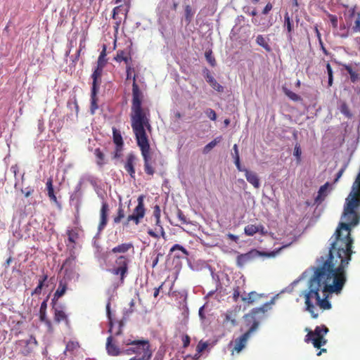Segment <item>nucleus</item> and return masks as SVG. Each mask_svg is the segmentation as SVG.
Masks as SVG:
<instances>
[{
	"instance_id": "nucleus-1",
	"label": "nucleus",
	"mask_w": 360,
	"mask_h": 360,
	"mask_svg": "<svg viewBox=\"0 0 360 360\" xmlns=\"http://www.w3.org/2000/svg\"><path fill=\"white\" fill-rule=\"evenodd\" d=\"M136 75L133 76L131 125L143 159L144 172L147 175L153 176L155 173L156 162L152 158L146 133L147 131L150 132L152 129L150 110L142 105L144 95L136 82Z\"/></svg>"
},
{
	"instance_id": "nucleus-2",
	"label": "nucleus",
	"mask_w": 360,
	"mask_h": 360,
	"mask_svg": "<svg viewBox=\"0 0 360 360\" xmlns=\"http://www.w3.org/2000/svg\"><path fill=\"white\" fill-rule=\"evenodd\" d=\"M271 303H265L260 307L252 309L250 313L245 314L244 319L248 326H250L247 332L235 340L233 350L240 352L246 345L251 333L255 332L259 324V321L264 317V314L270 309Z\"/></svg>"
},
{
	"instance_id": "nucleus-3",
	"label": "nucleus",
	"mask_w": 360,
	"mask_h": 360,
	"mask_svg": "<svg viewBox=\"0 0 360 360\" xmlns=\"http://www.w3.org/2000/svg\"><path fill=\"white\" fill-rule=\"evenodd\" d=\"M122 345L125 346L124 347V354L126 355H131L136 354L138 356H142L146 352L150 351V343L147 340H131L126 339L122 342Z\"/></svg>"
},
{
	"instance_id": "nucleus-4",
	"label": "nucleus",
	"mask_w": 360,
	"mask_h": 360,
	"mask_svg": "<svg viewBox=\"0 0 360 360\" xmlns=\"http://www.w3.org/2000/svg\"><path fill=\"white\" fill-rule=\"evenodd\" d=\"M145 196L141 195L137 199L138 204L133 210L131 214H129L123 222L124 227H128L132 222L134 225H139L146 215V207L144 205Z\"/></svg>"
},
{
	"instance_id": "nucleus-5",
	"label": "nucleus",
	"mask_w": 360,
	"mask_h": 360,
	"mask_svg": "<svg viewBox=\"0 0 360 360\" xmlns=\"http://www.w3.org/2000/svg\"><path fill=\"white\" fill-rule=\"evenodd\" d=\"M328 328L325 326H316L314 331L309 330L305 336L306 342H312L315 348L319 349L326 344L327 340L324 336L328 333Z\"/></svg>"
},
{
	"instance_id": "nucleus-6",
	"label": "nucleus",
	"mask_w": 360,
	"mask_h": 360,
	"mask_svg": "<svg viewBox=\"0 0 360 360\" xmlns=\"http://www.w3.org/2000/svg\"><path fill=\"white\" fill-rule=\"evenodd\" d=\"M129 263L130 259L128 256L120 255L115 259V265L109 271L115 276H118L120 283H124L128 274Z\"/></svg>"
},
{
	"instance_id": "nucleus-7",
	"label": "nucleus",
	"mask_w": 360,
	"mask_h": 360,
	"mask_svg": "<svg viewBox=\"0 0 360 360\" xmlns=\"http://www.w3.org/2000/svg\"><path fill=\"white\" fill-rule=\"evenodd\" d=\"M274 255V252L270 253L262 252L255 249H252L247 253L239 254L236 257V265L241 268L246 264L258 257L259 256L271 257Z\"/></svg>"
},
{
	"instance_id": "nucleus-8",
	"label": "nucleus",
	"mask_w": 360,
	"mask_h": 360,
	"mask_svg": "<svg viewBox=\"0 0 360 360\" xmlns=\"http://www.w3.org/2000/svg\"><path fill=\"white\" fill-rule=\"evenodd\" d=\"M106 313L108 318L109 319V330L108 333H110V335L115 338L117 336L120 335L122 332V327L124 323L122 321L114 322L111 317V311H110V302H108L106 304Z\"/></svg>"
},
{
	"instance_id": "nucleus-9",
	"label": "nucleus",
	"mask_w": 360,
	"mask_h": 360,
	"mask_svg": "<svg viewBox=\"0 0 360 360\" xmlns=\"http://www.w3.org/2000/svg\"><path fill=\"white\" fill-rule=\"evenodd\" d=\"M20 347V353L27 356L32 353L37 345L36 338L31 335L27 340H20L16 343Z\"/></svg>"
},
{
	"instance_id": "nucleus-10",
	"label": "nucleus",
	"mask_w": 360,
	"mask_h": 360,
	"mask_svg": "<svg viewBox=\"0 0 360 360\" xmlns=\"http://www.w3.org/2000/svg\"><path fill=\"white\" fill-rule=\"evenodd\" d=\"M112 139L115 144L113 158L117 159L122 155L124 142L120 131L115 128L112 129Z\"/></svg>"
},
{
	"instance_id": "nucleus-11",
	"label": "nucleus",
	"mask_w": 360,
	"mask_h": 360,
	"mask_svg": "<svg viewBox=\"0 0 360 360\" xmlns=\"http://www.w3.org/2000/svg\"><path fill=\"white\" fill-rule=\"evenodd\" d=\"M106 350L109 355L110 356H119L120 354H124V352L122 351L124 350V347L120 348L117 344L116 340L114 337L112 335H110L107 338L106 341Z\"/></svg>"
},
{
	"instance_id": "nucleus-12",
	"label": "nucleus",
	"mask_w": 360,
	"mask_h": 360,
	"mask_svg": "<svg viewBox=\"0 0 360 360\" xmlns=\"http://www.w3.org/2000/svg\"><path fill=\"white\" fill-rule=\"evenodd\" d=\"M136 157L133 153H129L127 156L126 162L124 168L126 172L129 174L131 179H135V168Z\"/></svg>"
},
{
	"instance_id": "nucleus-13",
	"label": "nucleus",
	"mask_w": 360,
	"mask_h": 360,
	"mask_svg": "<svg viewBox=\"0 0 360 360\" xmlns=\"http://www.w3.org/2000/svg\"><path fill=\"white\" fill-rule=\"evenodd\" d=\"M341 65L349 75V78L352 83L356 82L360 79V75L359 73L360 70L356 68L358 64H341Z\"/></svg>"
},
{
	"instance_id": "nucleus-14",
	"label": "nucleus",
	"mask_w": 360,
	"mask_h": 360,
	"mask_svg": "<svg viewBox=\"0 0 360 360\" xmlns=\"http://www.w3.org/2000/svg\"><path fill=\"white\" fill-rule=\"evenodd\" d=\"M109 212V205L106 202H103L100 210V222L98 224V230H103L108 223V216Z\"/></svg>"
},
{
	"instance_id": "nucleus-15",
	"label": "nucleus",
	"mask_w": 360,
	"mask_h": 360,
	"mask_svg": "<svg viewBox=\"0 0 360 360\" xmlns=\"http://www.w3.org/2000/svg\"><path fill=\"white\" fill-rule=\"evenodd\" d=\"M244 232L245 235L252 236L257 233H259L261 235H266L267 231L265 230L264 226L262 224H248L245 227Z\"/></svg>"
},
{
	"instance_id": "nucleus-16",
	"label": "nucleus",
	"mask_w": 360,
	"mask_h": 360,
	"mask_svg": "<svg viewBox=\"0 0 360 360\" xmlns=\"http://www.w3.org/2000/svg\"><path fill=\"white\" fill-rule=\"evenodd\" d=\"M330 184L326 182L325 184L321 186L318 191V195L314 199V204L320 205L328 195V190L330 188Z\"/></svg>"
},
{
	"instance_id": "nucleus-17",
	"label": "nucleus",
	"mask_w": 360,
	"mask_h": 360,
	"mask_svg": "<svg viewBox=\"0 0 360 360\" xmlns=\"http://www.w3.org/2000/svg\"><path fill=\"white\" fill-rule=\"evenodd\" d=\"M245 176L247 181L252 184L255 188H259L260 186L259 179L257 174L248 169H244Z\"/></svg>"
},
{
	"instance_id": "nucleus-18",
	"label": "nucleus",
	"mask_w": 360,
	"mask_h": 360,
	"mask_svg": "<svg viewBox=\"0 0 360 360\" xmlns=\"http://www.w3.org/2000/svg\"><path fill=\"white\" fill-rule=\"evenodd\" d=\"M114 60L117 63L124 61L127 65H131L129 63L131 62L132 58L129 53H127L124 50H118L116 56L114 57Z\"/></svg>"
},
{
	"instance_id": "nucleus-19",
	"label": "nucleus",
	"mask_w": 360,
	"mask_h": 360,
	"mask_svg": "<svg viewBox=\"0 0 360 360\" xmlns=\"http://www.w3.org/2000/svg\"><path fill=\"white\" fill-rule=\"evenodd\" d=\"M134 246L131 243H124L117 245L111 250L112 254H124L129 250L133 249Z\"/></svg>"
},
{
	"instance_id": "nucleus-20",
	"label": "nucleus",
	"mask_w": 360,
	"mask_h": 360,
	"mask_svg": "<svg viewBox=\"0 0 360 360\" xmlns=\"http://www.w3.org/2000/svg\"><path fill=\"white\" fill-rule=\"evenodd\" d=\"M68 283L65 281L61 280L59 281L58 287L53 295V302L57 300L62 296H63L67 290Z\"/></svg>"
},
{
	"instance_id": "nucleus-21",
	"label": "nucleus",
	"mask_w": 360,
	"mask_h": 360,
	"mask_svg": "<svg viewBox=\"0 0 360 360\" xmlns=\"http://www.w3.org/2000/svg\"><path fill=\"white\" fill-rule=\"evenodd\" d=\"M263 295L252 291L248 293L247 296H241V300L244 303L250 304L257 302Z\"/></svg>"
},
{
	"instance_id": "nucleus-22",
	"label": "nucleus",
	"mask_w": 360,
	"mask_h": 360,
	"mask_svg": "<svg viewBox=\"0 0 360 360\" xmlns=\"http://www.w3.org/2000/svg\"><path fill=\"white\" fill-rule=\"evenodd\" d=\"M283 27L286 28L288 32V37L289 39L292 38V32H293V21L290 18V15L288 12H286L284 15V24Z\"/></svg>"
},
{
	"instance_id": "nucleus-23",
	"label": "nucleus",
	"mask_w": 360,
	"mask_h": 360,
	"mask_svg": "<svg viewBox=\"0 0 360 360\" xmlns=\"http://www.w3.org/2000/svg\"><path fill=\"white\" fill-rule=\"evenodd\" d=\"M205 78L206 81L214 90L217 91L218 92L224 91V87L216 81V79L210 75L209 72H207Z\"/></svg>"
},
{
	"instance_id": "nucleus-24",
	"label": "nucleus",
	"mask_w": 360,
	"mask_h": 360,
	"mask_svg": "<svg viewBox=\"0 0 360 360\" xmlns=\"http://www.w3.org/2000/svg\"><path fill=\"white\" fill-rule=\"evenodd\" d=\"M47 299L42 302L39 309V319L41 321L51 326V321L46 319Z\"/></svg>"
},
{
	"instance_id": "nucleus-25",
	"label": "nucleus",
	"mask_w": 360,
	"mask_h": 360,
	"mask_svg": "<svg viewBox=\"0 0 360 360\" xmlns=\"http://www.w3.org/2000/svg\"><path fill=\"white\" fill-rule=\"evenodd\" d=\"M128 12H129V8H127V7L123 8L122 5H119L113 8L112 18L114 20H117L119 18L118 15L120 13H122L126 18Z\"/></svg>"
},
{
	"instance_id": "nucleus-26",
	"label": "nucleus",
	"mask_w": 360,
	"mask_h": 360,
	"mask_svg": "<svg viewBox=\"0 0 360 360\" xmlns=\"http://www.w3.org/2000/svg\"><path fill=\"white\" fill-rule=\"evenodd\" d=\"M222 140V136H219L216 137L214 140H212L211 142L207 143L202 150V153L204 154L208 153L213 148H214L217 143H219Z\"/></svg>"
},
{
	"instance_id": "nucleus-27",
	"label": "nucleus",
	"mask_w": 360,
	"mask_h": 360,
	"mask_svg": "<svg viewBox=\"0 0 360 360\" xmlns=\"http://www.w3.org/2000/svg\"><path fill=\"white\" fill-rule=\"evenodd\" d=\"M125 217V212L122 204H120L117 214L113 217V222L115 224H120L122 219Z\"/></svg>"
},
{
	"instance_id": "nucleus-28",
	"label": "nucleus",
	"mask_w": 360,
	"mask_h": 360,
	"mask_svg": "<svg viewBox=\"0 0 360 360\" xmlns=\"http://www.w3.org/2000/svg\"><path fill=\"white\" fill-rule=\"evenodd\" d=\"M176 250H179V251H181V253H182V255H177L176 256L177 258H184V257H188V255H189V253H188V250H187L186 248H184L183 246H181V245H179V244H175V245H174L171 248V249H170L169 252H174V251H176Z\"/></svg>"
},
{
	"instance_id": "nucleus-29",
	"label": "nucleus",
	"mask_w": 360,
	"mask_h": 360,
	"mask_svg": "<svg viewBox=\"0 0 360 360\" xmlns=\"http://www.w3.org/2000/svg\"><path fill=\"white\" fill-rule=\"evenodd\" d=\"M257 44L264 48L266 51L270 52L271 51V48L269 46L266 39L261 34L258 35L256 38Z\"/></svg>"
},
{
	"instance_id": "nucleus-30",
	"label": "nucleus",
	"mask_w": 360,
	"mask_h": 360,
	"mask_svg": "<svg viewBox=\"0 0 360 360\" xmlns=\"http://www.w3.org/2000/svg\"><path fill=\"white\" fill-rule=\"evenodd\" d=\"M94 155L96 158V163L98 166L102 167L105 164V155L100 148L94 150Z\"/></svg>"
},
{
	"instance_id": "nucleus-31",
	"label": "nucleus",
	"mask_w": 360,
	"mask_h": 360,
	"mask_svg": "<svg viewBox=\"0 0 360 360\" xmlns=\"http://www.w3.org/2000/svg\"><path fill=\"white\" fill-rule=\"evenodd\" d=\"M97 93L98 92H95V94L94 95L93 92L91 91L90 112L92 115L95 114L96 110L98 108V105L97 104V101H98Z\"/></svg>"
},
{
	"instance_id": "nucleus-32",
	"label": "nucleus",
	"mask_w": 360,
	"mask_h": 360,
	"mask_svg": "<svg viewBox=\"0 0 360 360\" xmlns=\"http://www.w3.org/2000/svg\"><path fill=\"white\" fill-rule=\"evenodd\" d=\"M106 45H103L102 51L98 56V61H97V65H101V66H105L107 63V60L105 59L106 56Z\"/></svg>"
},
{
	"instance_id": "nucleus-33",
	"label": "nucleus",
	"mask_w": 360,
	"mask_h": 360,
	"mask_svg": "<svg viewBox=\"0 0 360 360\" xmlns=\"http://www.w3.org/2000/svg\"><path fill=\"white\" fill-rule=\"evenodd\" d=\"M340 112L344 115L347 118H351L352 116V112H350L349 105L346 103V102L342 101L340 103L339 107Z\"/></svg>"
},
{
	"instance_id": "nucleus-34",
	"label": "nucleus",
	"mask_w": 360,
	"mask_h": 360,
	"mask_svg": "<svg viewBox=\"0 0 360 360\" xmlns=\"http://www.w3.org/2000/svg\"><path fill=\"white\" fill-rule=\"evenodd\" d=\"M283 92L285 93V94L290 98L291 99L292 101H299L301 100V97L300 96H298L297 94H295V92L290 91V89H287V88H285L283 87Z\"/></svg>"
},
{
	"instance_id": "nucleus-35",
	"label": "nucleus",
	"mask_w": 360,
	"mask_h": 360,
	"mask_svg": "<svg viewBox=\"0 0 360 360\" xmlns=\"http://www.w3.org/2000/svg\"><path fill=\"white\" fill-rule=\"evenodd\" d=\"M67 235L70 242L75 243L77 239L79 237L77 229H70L67 231Z\"/></svg>"
},
{
	"instance_id": "nucleus-36",
	"label": "nucleus",
	"mask_w": 360,
	"mask_h": 360,
	"mask_svg": "<svg viewBox=\"0 0 360 360\" xmlns=\"http://www.w3.org/2000/svg\"><path fill=\"white\" fill-rule=\"evenodd\" d=\"M205 56L207 61L210 63L212 67H214L216 65V60L214 56L212 55V50L206 51L205 53Z\"/></svg>"
},
{
	"instance_id": "nucleus-37",
	"label": "nucleus",
	"mask_w": 360,
	"mask_h": 360,
	"mask_svg": "<svg viewBox=\"0 0 360 360\" xmlns=\"http://www.w3.org/2000/svg\"><path fill=\"white\" fill-rule=\"evenodd\" d=\"M93 79L91 92L94 95L95 92H98L99 86L101 84V77H91Z\"/></svg>"
},
{
	"instance_id": "nucleus-38",
	"label": "nucleus",
	"mask_w": 360,
	"mask_h": 360,
	"mask_svg": "<svg viewBox=\"0 0 360 360\" xmlns=\"http://www.w3.org/2000/svg\"><path fill=\"white\" fill-rule=\"evenodd\" d=\"M54 319L56 322L59 323L62 321L66 320L67 316L63 311L56 309L55 311Z\"/></svg>"
},
{
	"instance_id": "nucleus-39",
	"label": "nucleus",
	"mask_w": 360,
	"mask_h": 360,
	"mask_svg": "<svg viewBox=\"0 0 360 360\" xmlns=\"http://www.w3.org/2000/svg\"><path fill=\"white\" fill-rule=\"evenodd\" d=\"M176 215L179 220V221L181 222L182 224H188L187 219L186 216L184 215V212L179 208H176Z\"/></svg>"
},
{
	"instance_id": "nucleus-40",
	"label": "nucleus",
	"mask_w": 360,
	"mask_h": 360,
	"mask_svg": "<svg viewBox=\"0 0 360 360\" xmlns=\"http://www.w3.org/2000/svg\"><path fill=\"white\" fill-rule=\"evenodd\" d=\"M104 66L96 65L94 71L91 75V77H101Z\"/></svg>"
},
{
	"instance_id": "nucleus-41",
	"label": "nucleus",
	"mask_w": 360,
	"mask_h": 360,
	"mask_svg": "<svg viewBox=\"0 0 360 360\" xmlns=\"http://www.w3.org/2000/svg\"><path fill=\"white\" fill-rule=\"evenodd\" d=\"M302 150L299 143H296L294 148V155L296 157L298 162L301 160Z\"/></svg>"
},
{
	"instance_id": "nucleus-42",
	"label": "nucleus",
	"mask_w": 360,
	"mask_h": 360,
	"mask_svg": "<svg viewBox=\"0 0 360 360\" xmlns=\"http://www.w3.org/2000/svg\"><path fill=\"white\" fill-rule=\"evenodd\" d=\"M193 13L192 12L191 7L189 5H187L185 7V18H186V20H188V22H190L191 18L193 17Z\"/></svg>"
},
{
	"instance_id": "nucleus-43",
	"label": "nucleus",
	"mask_w": 360,
	"mask_h": 360,
	"mask_svg": "<svg viewBox=\"0 0 360 360\" xmlns=\"http://www.w3.org/2000/svg\"><path fill=\"white\" fill-rule=\"evenodd\" d=\"M206 115L212 121H215L217 119V114L215 111L211 108H207L205 110Z\"/></svg>"
},
{
	"instance_id": "nucleus-44",
	"label": "nucleus",
	"mask_w": 360,
	"mask_h": 360,
	"mask_svg": "<svg viewBox=\"0 0 360 360\" xmlns=\"http://www.w3.org/2000/svg\"><path fill=\"white\" fill-rule=\"evenodd\" d=\"M328 18H329V20L331 22V25L333 26V28H337L338 26V17L335 15H333V14H328Z\"/></svg>"
},
{
	"instance_id": "nucleus-45",
	"label": "nucleus",
	"mask_w": 360,
	"mask_h": 360,
	"mask_svg": "<svg viewBox=\"0 0 360 360\" xmlns=\"http://www.w3.org/2000/svg\"><path fill=\"white\" fill-rule=\"evenodd\" d=\"M354 32H360V13H357L356 20L354 22V25L352 27Z\"/></svg>"
},
{
	"instance_id": "nucleus-46",
	"label": "nucleus",
	"mask_w": 360,
	"mask_h": 360,
	"mask_svg": "<svg viewBox=\"0 0 360 360\" xmlns=\"http://www.w3.org/2000/svg\"><path fill=\"white\" fill-rule=\"evenodd\" d=\"M79 347L78 343L74 342H68L66 345V351L73 352Z\"/></svg>"
},
{
	"instance_id": "nucleus-47",
	"label": "nucleus",
	"mask_w": 360,
	"mask_h": 360,
	"mask_svg": "<svg viewBox=\"0 0 360 360\" xmlns=\"http://www.w3.org/2000/svg\"><path fill=\"white\" fill-rule=\"evenodd\" d=\"M75 259L76 257L73 255H71L70 257H69L68 258H67L65 262H63V267L64 266H70L73 264V263L75 262Z\"/></svg>"
},
{
	"instance_id": "nucleus-48",
	"label": "nucleus",
	"mask_w": 360,
	"mask_h": 360,
	"mask_svg": "<svg viewBox=\"0 0 360 360\" xmlns=\"http://www.w3.org/2000/svg\"><path fill=\"white\" fill-rule=\"evenodd\" d=\"M181 340L183 342L184 348H186L189 346L190 342H191V338H190L189 335H183L181 338Z\"/></svg>"
},
{
	"instance_id": "nucleus-49",
	"label": "nucleus",
	"mask_w": 360,
	"mask_h": 360,
	"mask_svg": "<svg viewBox=\"0 0 360 360\" xmlns=\"http://www.w3.org/2000/svg\"><path fill=\"white\" fill-rule=\"evenodd\" d=\"M207 344L206 342H200L196 347V351L198 354H200L202 352H203L207 348Z\"/></svg>"
},
{
	"instance_id": "nucleus-50",
	"label": "nucleus",
	"mask_w": 360,
	"mask_h": 360,
	"mask_svg": "<svg viewBox=\"0 0 360 360\" xmlns=\"http://www.w3.org/2000/svg\"><path fill=\"white\" fill-rule=\"evenodd\" d=\"M240 295V288L239 287H236L233 288V300L234 302H237L238 300V298Z\"/></svg>"
},
{
	"instance_id": "nucleus-51",
	"label": "nucleus",
	"mask_w": 360,
	"mask_h": 360,
	"mask_svg": "<svg viewBox=\"0 0 360 360\" xmlns=\"http://www.w3.org/2000/svg\"><path fill=\"white\" fill-rule=\"evenodd\" d=\"M47 192H48V196L50 198V200L53 201L54 202H57V198L54 193L53 188L48 189Z\"/></svg>"
},
{
	"instance_id": "nucleus-52",
	"label": "nucleus",
	"mask_w": 360,
	"mask_h": 360,
	"mask_svg": "<svg viewBox=\"0 0 360 360\" xmlns=\"http://www.w3.org/2000/svg\"><path fill=\"white\" fill-rule=\"evenodd\" d=\"M153 216L155 218H160L161 210L158 205H155L153 207Z\"/></svg>"
},
{
	"instance_id": "nucleus-53",
	"label": "nucleus",
	"mask_w": 360,
	"mask_h": 360,
	"mask_svg": "<svg viewBox=\"0 0 360 360\" xmlns=\"http://www.w3.org/2000/svg\"><path fill=\"white\" fill-rule=\"evenodd\" d=\"M273 5L271 3L269 2L266 4V6L262 10V14L263 15H267L272 9Z\"/></svg>"
},
{
	"instance_id": "nucleus-54",
	"label": "nucleus",
	"mask_w": 360,
	"mask_h": 360,
	"mask_svg": "<svg viewBox=\"0 0 360 360\" xmlns=\"http://www.w3.org/2000/svg\"><path fill=\"white\" fill-rule=\"evenodd\" d=\"M43 287H44L43 284H41V283H39L38 285L34 288V290L32 292V295H33L41 294Z\"/></svg>"
},
{
	"instance_id": "nucleus-55",
	"label": "nucleus",
	"mask_w": 360,
	"mask_h": 360,
	"mask_svg": "<svg viewBox=\"0 0 360 360\" xmlns=\"http://www.w3.org/2000/svg\"><path fill=\"white\" fill-rule=\"evenodd\" d=\"M121 21H122V19L120 18H118L117 20H115V22L113 25L115 35L118 33L119 27L121 25Z\"/></svg>"
},
{
	"instance_id": "nucleus-56",
	"label": "nucleus",
	"mask_w": 360,
	"mask_h": 360,
	"mask_svg": "<svg viewBox=\"0 0 360 360\" xmlns=\"http://www.w3.org/2000/svg\"><path fill=\"white\" fill-rule=\"evenodd\" d=\"M162 255L161 253H158L156 255H155V257H152V259H153L152 268H155L157 266V264L159 262V257H162Z\"/></svg>"
},
{
	"instance_id": "nucleus-57",
	"label": "nucleus",
	"mask_w": 360,
	"mask_h": 360,
	"mask_svg": "<svg viewBox=\"0 0 360 360\" xmlns=\"http://www.w3.org/2000/svg\"><path fill=\"white\" fill-rule=\"evenodd\" d=\"M132 72H134V69L131 67V65H127L126 66L127 79H129L131 78Z\"/></svg>"
},
{
	"instance_id": "nucleus-58",
	"label": "nucleus",
	"mask_w": 360,
	"mask_h": 360,
	"mask_svg": "<svg viewBox=\"0 0 360 360\" xmlns=\"http://www.w3.org/2000/svg\"><path fill=\"white\" fill-rule=\"evenodd\" d=\"M234 162L237 167V169L240 172H244V169H246L245 168H243L240 165V157H238V158H234Z\"/></svg>"
},
{
	"instance_id": "nucleus-59",
	"label": "nucleus",
	"mask_w": 360,
	"mask_h": 360,
	"mask_svg": "<svg viewBox=\"0 0 360 360\" xmlns=\"http://www.w3.org/2000/svg\"><path fill=\"white\" fill-rule=\"evenodd\" d=\"M152 356V351H149L140 356V360H150Z\"/></svg>"
},
{
	"instance_id": "nucleus-60",
	"label": "nucleus",
	"mask_w": 360,
	"mask_h": 360,
	"mask_svg": "<svg viewBox=\"0 0 360 360\" xmlns=\"http://www.w3.org/2000/svg\"><path fill=\"white\" fill-rule=\"evenodd\" d=\"M314 31H315L316 35L317 37V39L319 40V43L322 44L321 34V33H320V32L319 30V28H318L317 25H316L314 27Z\"/></svg>"
},
{
	"instance_id": "nucleus-61",
	"label": "nucleus",
	"mask_w": 360,
	"mask_h": 360,
	"mask_svg": "<svg viewBox=\"0 0 360 360\" xmlns=\"http://www.w3.org/2000/svg\"><path fill=\"white\" fill-rule=\"evenodd\" d=\"M233 158H238V157H240L237 144L233 145Z\"/></svg>"
},
{
	"instance_id": "nucleus-62",
	"label": "nucleus",
	"mask_w": 360,
	"mask_h": 360,
	"mask_svg": "<svg viewBox=\"0 0 360 360\" xmlns=\"http://www.w3.org/2000/svg\"><path fill=\"white\" fill-rule=\"evenodd\" d=\"M163 283L158 287V288H155L154 289V293H153V296L155 297H157L160 293V290L162 289V286H163Z\"/></svg>"
},
{
	"instance_id": "nucleus-63",
	"label": "nucleus",
	"mask_w": 360,
	"mask_h": 360,
	"mask_svg": "<svg viewBox=\"0 0 360 360\" xmlns=\"http://www.w3.org/2000/svg\"><path fill=\"white\" fill-rule=\"evenodd\" d=\"M225 321H231V324L233 326H236V321L235 319H231V316L229 314H226Z\"/></svg>"
},
{
	"instance_id": "nucleus-64",
	"label": "nucleus",
	"mask_w": 360,
	"mask_h": 360,
	"mask_svg": "<svg viewBox=\"0 0 360 360\" xmlns=\"http://www.w3.org/2000/svg\"><path fill=\"white\" fill-rule=\"evenodd\" d=\"M326 70L328 72V77H333V70L329 63L326 64Z\"/></svg>"
}]
</instances>
